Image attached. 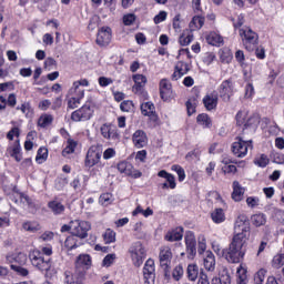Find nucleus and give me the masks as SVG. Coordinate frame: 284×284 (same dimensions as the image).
Returning a JSON list of instances; mask_svg holds the SVG:
<instances>
[{"mask_svg": "<svg viewBox=\"0 0 284 284\" xmlns=\"http://www.w3.org/2000/svg\"><path fill=\"white\" fill-rule=\"evenodd\" d=\"M160 94L163 101L170 100V98L172 97V83H170V80L162 79L160 81Z\"/></svg>", "mask_w": 284, "mask_h": 284, "instance_id": "obj_17", "label": "nucleus"}, {"mask_svg": "<svg viewBox=\"0 0 284 284\" xmlns=\"http://www.w3.org/2000/svg\"><path fill=\"white\" fill-rule=\"evenodd\" d=\"M206 42L210 45H215L216 48H221V45H223V37H221V34L212 31L206 36Z\"/></svg>", "mask_w": 284, "mask_h": 284, "instance_id": "obj_26", "label": "nucleus"}, {"mask_svg": "<svg viewBox=\"0 0 284 284\" xmlns=\"http://www.w3.org/2000/svg\"><path fill=\"white\" fill-rule=\"evenodd\" d=\"M246 241L247 240H242L240 237H233L229 247L223 252L224 258H226L229 263H241L243 256H245L243 246Z\"/></svg>", "mask_w": 284, "mask_h": 284, "instance_id": "obj_1", "label": "nucleus"}, {"mask_svg": "<svg viewBox=\"0 0 284 284\" xmlns=\"http://www.w3.org/2000/svg\"><path fill=\"white\" fill-rule=\"evenodd\" d=\"M130 253L133 265H135V267H141V265H143V258H145V247H143V244H141V242H135L131 246Z\"/></svg>", "mask_w": 284, "mask_h": 284, "instance_id": "obj_8", "label": "nucleus"}, {"mask_svg": "<svg viewBox=\"0 0 284 284\" xmlns=\"http://www.w3.org/2000/svg\"><path fill=\"white\" fill-rule=\"evenodd\" d=\"M186 72H190V67L187 65V63L182 61L178 62L175 65V71L172 74V80L179 81V79H181V77H184Z\"/></svg>", "mask_w": 284, "mask_h": 284, "instance_id": "obj_22", "label": "nucleus"}, {"mask_svg": "<svg viewBox=\"0 0 284 284\" xmlns=\"http://www.w3.org/2000/svg\"><path fill=\"white\" fill-rule=\"evenodd\" d=\"M133 81H134V85L132 88V91L135 94H139V92H141V90H143V85H145V83H148V78H145V75L143 74H135L133 75Z\"/></svg>", "mask_w": 284, "mask_h": 284, "instance_id": "obj_25", "label": "nucleus"}, {"mask_svg": "<svg viewBox=\"0 0 284 284\" xmlns=\"http://www.w3.org/2000/svg\"><path fill=\"white\" fill-rule=\"evenodd\" d=\"M252 140H245L243 136L237 138V141L232 145V152L239 159L247 155L248 150H252Z\"/></svg>", "mask_w": 284, "mask_h": 284, "instance_id": "obj_7", "label": "nucleus"}, {"mask_svg": "<svg viewBox=\"0 0 284 284\" xmlns=\"http://www.w3.org/2000/svg\"><path fill=\"white\" fill-rule=\"evenodd\" d=\"M197 123L203 128H212V120L205 113L197 115Z\"/></svg>", "mask_w": 284, "mask_h": 284, "instance_id": "obj_40", "label": "nucleus"}, {"mask_svg": "<svg viewBox=\"0 0 284 284\" xmlns=\"http://www.w3.org/2000/svg\"><path fill=\"white\" fill-rule=\"evenodd\" d=\"M45 159H48V149L45 148H40L38 150V154L36 156V161L38 163H42L43 161H45Z\"/></svg>", "mask_w": 284, "mask_h": 284, "instance_id": "obj_48", "label": "nucleus"}, {"mask_svg": "<svg viewBox=\"0 0 284 284\" xmlns=\"http://www.w3.org/2000/svg\"><path fill=\"white\" fill-rule=\"evenodd\" d=\"M246 205H248V207H256V205H258V197H247Z\"/></svg>", "mask_w": 284, "mask_h": 284, "instance_id": "obj_63", "label": "nucleus"}, {"mask_svg": "<svg viewBox=\"0 0 284 284\" xmlns=\"http://www.w3.org/2000/svg\"><path fill=\"white\" fill-rule=\"evenodd\" d=\"M113 201H114V197L112 196L111 193H103L100 196L101 205H104V206L112 205Z\"/></svg>", "mask_w": 284, "mask_h": 284, "instance_id": "obj_43", "label": "nucleus"}, {"mask_svg": "<svg viewBox=\"0 0 284 284\" xmlns=\"http://www.w3.org/2000/svg\"><path fill=\"white\" fill-rule=\"evenodd\" d=\"M231 284L232 278L230 277V274L225 273L222 274L220 277H213L211 281V284Z\"/></svg>", "mask_w": 284, "mask_h": 284, "instance_id": "obj_39", "label": "nucleus"}, {"mask_svg": "<svg viewBox=\"0 0 284 284\" xmlns=\"http://www.w3.org/2000/svg\"><path fill=\"white\" fill-rule=\"evenodd\" d=\"M29 258L33 267H37V270H40V272H50L52 262H50V258L43 257V253H41V251H31L29 253Z\"/></svg>", "mask_w": 284, "mask_h": 284, "instance_id": "obj_3", "label": "nucleus"}, {"mask_svg": "<svg viewBox=\"0 0 284 284\" xmlns=\"http://www.w3.org/2000/svg\"><path fill=\"white\" fill-rule=\"evenodd\" d=\"M92 264V260L90 258V255H79L77 260V265H85V267H90Z\"/></svg>", "mask_w": 284, "mask_h": 284, "instance_id": "obj_45", "label": "nucleus"}, {"mask_svg": "<svg viewBox=\"0 0 284 284\" xmlns=\"http://www.w3.org/2000/svg\"><path fill=\"white\" fill-rule=\"evenodd\" d=\"M8 156H12L18 163L23 159L21 155V144L17 140L11 146L7 149Z\"/></svg>", "mask_w": 284, "mask_h": 284, "instance_id": "obj_20", "label": "nucleus"}, {"mask_svg": "<svg viewBox=\"0 0 284 284\" xmlns=\"http://www.w3.org/2000/svg\"><path fill=\"white\" fill-rule=\"evenodd\" d=\"M237 284H247V270L243 266L237 268Z\"/></svg>", "mask_w": 284, "mask_h": 284, "instance_id": "obj_37", "label": "nucleus"}, {"mask_svg": "<svg viewBox=\"0 0 284 284\" xmlns=\"http://www.w3.org/2000/svg\"><path fill=\"white\" fill-rule=\"evenodd\" d=\"M197 284H210V280L207 278V274H205V272L200 273Z\"/></svg>", "mask_w": 284, "mask_h": 284, "instance_id": "obj_64", "label": "nucleus"}, {"mask_svg": "<svg viewBox=\"0 0 284 284\" xmlns=\"http://www.w3.org/2000/svg\"><path fill=\"white\" fill-rule=\"evenodd\" d=\"M183 232H184L183 226L171 229L164 235V240H166L169 243H174L175 241H182Z\"/></svg>", "mask_w": 284, "mask_h": 284, "instance_id": "obj_16", "label": "nucleus"}, {"mask_svg": "<svg viewBox=\"0 0 284 284\" xmlns=\"http://www.w3.org/2000/svg\"><path fill=\"white\" fill-rule=\"evenodd\" d=\"M171 170H173V172H176L179 181H185V170H183L181 165L174 164L171 166Z\"/></svg>", "mask_w": 284, "mask_h": 284, "instance_id": "obj_49", "label": "nucleus"}, {"mask_svg": "<svg viewBox=\"0 0 284 284\" xmlns=\"http://www.w3.org/2000/svg\"><path fill=\"white\" fill-rule=\"evenodd\" d=\"M132 142L138 149L145 148L148 145V134L143 130H138L133 133Z\"/></svg>", "mask_w": 284, "mask_h": 284, "instance_id": "obj_18", "label": "nucleus"}, {"mask_svg": "<svg viewBox=\"0 0 284 284\" xmlns=\"http://www.w3.org/2000/svg\"><path fill=\"white\" fill-rule=\"evenodd\" d=\"M186 274L189 281H196L199 278V266L196 264H189Z\"/></svg>", "mask_w": 284, "mask_h": 284, "instance_id": "obj_33", "label": "nucleus"}, {"mask_svg": "<svg viewBox=\"0 0 284 284\" xmlns=\"http://www.w3.org/2000/svg\"><path fill=\"white\" fill-rule=\"evenodd\" d=\"M272 263H273V267H276V268L283 267V265H284V254H277V255H275V256L273 257Z\"/></svg>", "mask_w": 284, "mask_h": 284, "instance_id": "obj_51", "label": "nucleus"}, {"mask_svg": "<svg viewBox=\"0 0 284 284\" xmlns=\"http://www.w3.org/2000/svg\"><path fill=\"white\" fill-rule=\"evenodd\" d=\"M154 103L145 102L141 104V112L143 116H149L151 121H156V111H154Z\"/></svg>", "mask_w": 284, "mask_h": 284, "instance_id": "obj_23", "label": "nucleus"}, {"mask_svg": "<svg viewBox=\"0 0 284 284\" xmlns=\"http://www.w3.org/2000/svg\"><path fill=\"white\" fill-rule=\"evenodd\" d=\"M22 227L26 232L31 233L39 232V230H41V225H39L37 222H24Z\"/></svg>", "mask_w": 284, "mask_h": 284, "instance_id": "obj_41", "label": "nucleus"}, {"mask_svg": "<svg viewBox=\"0 0 284 284\" xmlns=\"http://www.w3.org/2000/svg\"><path fill=\"white\" fill-rule=\"evenodd\" d=\"M211 219L213 223H223V221H225V212L223 211V209H215L211 213Z\"/></svg>", "mask_w": 284, "mask_h": 284, "instance_id": "obj_34", "label": "nucleus"}, {"mask_svg": "<svg viewBox=\"0 0 284 284\" xmlns=\"http://www.w3.org/2000/svg\"><path fill=\"white\" fill-rule=\"evenodd\" d=\"M165 19H168V12L161 11L158 16L154 17V23H162V21H165Z\"/></svg>", "mask_w": 284, "mask_h": 284, "instance_id": "obj_60", "label": "nucleus"}, {"mask_svg": "<svg viewBox=\"0 0 284 284\" xmlns=\"http://www.w3.org/2000/svg\"><path fill=\"white\" fill-rule=\"evenodd\" d=\"M12 261H14V263H18V265H26L27 261H28V255H26L24 253H18L17 255H13Z\"/></svg>", "mask_w": 284, "mask_h": 284, "instance_id": "obj_44", "label": "nucleus"}, {"mask_svg": "<svg viewBox=\"0 0 284 284\" xmlns=\"http://www.w3.org/2000/svg\"><path fill=\"white\" fill-rule=\"evenodd\" d=\"M236 125L245 128L247 123V111H239L235 115Z\"/></svg>", "mask_w": 284, "mask_h": 284, "instance_id": "obj_38", "label": "nucleus"}, {"mask_svg": "<svg viewBox=\"0 0 284 284\" xmlns=\"http://www.w3.org/2000/svg\"><path fill=\"white\" fill-rule=\"evenodd\" d=\"M159 261L164 271L170 268V265H172V248L170 246H162L160 248Z\"/></svg>", "mask_w": 284, "mask_h": 284, "instance_id": "obj_13", "label": "nucleus"}, {"mask_svg": "<svg viewBox=\"0 0 284 284\" xmlns=\"http://www.w3.org/2000/svg\"><path fill=\"white\" fill-rule=\"evenodd\" d=\"M268 163L270 159L265 154H262L261 158L255 159V165H258V168H267Z\"/></svg>", "mask_w": 284, "mask_h": 284, "instance_id": "obj_50", "label": "nucleus"}, {"mask_svg": "<svg viewBox=\"0 0 284 284\" xmlns=\"http://www.w3.org/2000/svg\"><path fill=\"white\" fill-rule=\"evenodd\" d=\"M273 163H277V165H283L284 154L283 153H274L273 154Z\"/></svg>", "mask_w": 284, "mask_h": 284, "instance_id": "obj_61", "label": "nucleus"}, {"mask_svg": "<svg viewBox=\"0 0 284 284\" xmlns=\"http://www.w3.org/2000/svg\"><path fill=\"white\" fill-rule=\"evenodd\" d=\"M186 110H187L189 116H192V114L196 112V102L194 100H189L186 102Z\"/></svg>", "mask_w": 284, "mask_h": 284, "instance_id": "obj_56", "label": "nucleus"}, {"mask_svg": "<svg viewBox=\"0 0 284 284\" xmlns=\"http://www.w3.org/2000/svg\"><path fill=\"white\" fill-rule=\"evenodd\" d=\"M50 105H52V102L50 100H42L39 102L38 108L39 110H42V112H45L50 110Z\"/></svg>", "mask_w": 284, "mask_h": 284, "instance_id": "obj_59", "label": "nucleus"}, {"mask_svg": "<svg viewBox=\"0 0 284 284\" xmlns=\"http://www.w3.org/2000/svg\"><path fill=\"white\" fill-rule=\"evenodd\" d=\"M133 108H134V103H132V101L130 100L123 101L120 104V109L122 110V112H130V110H132Z\"/></svg>", "mask_w": 284, "mask_h": 284, "instance_id": "obj_57", "label": "nucleus"}, {"mask_svg": "<svg viewBox=\"0 0 284 284\" xmlns=\"http://www.w3.org/2000/svg\"><path fill=\"white\" fill-rule=\"evenodd\" d=\"M154 272H155L154 260H148L143 268V276H144L145 284H154V281L156 278V274Z\"/></svg>", "mask_w": 284, "mask_h": 284, "instance_id": "obj_14", "label": "nucleus"}, {"mask_svg": "<svg viewBox=\"0 0 284 284\" xmlns=\"http://www.w3.org/2000/svg\"><path fill=\"white\" fill-rule=\"evenodd\" d=\"M235 235L233 239H242L247 241V236H250V221H247V216L240 215L235 221L234 226Z\"/></svg>", "mask_w": 284, "mask_h": 284, "instance_id": "obj_5", "label": "nucleus"}, {"mask_svg": "<svg viewBox=\"0 0 284 284\" xmlns=\"http://www.w3.org/2000/svg\"><path fill=\"white\" fill-rule=\"evenodd\" d=\"M202 26H205V18L201 16L193 17L192 21L189 24L191 32H194L195 30H201Z\"/></svg>", "mask_w": 284, "mask_h": 284, "instance_id": "obj_29", "label": "nucleus"}, {"mask_svg": "<svg viewBox=\"0 0 284 284\" xmlns=\"http://www.w3.org/2000/svg\"><path fill=\"white\" fill-rule=\"evenodd\" d=\"M112 83H114V80H112L111 78H99V85H101V88H108V85H112Z\"/></svg>", "mask_w": 284, "mask_h": 284, "instance_id": "obj_58", "label": "nucleus"}, {"mask_svg": "<svg viewBox=\"0 0 284 284\" xmlns=\"http://www.w3.org/2000/svg\"><path fill=\"white\" fill-rule=\"evenodd\" d=\"M265 274H267V271L265 268H261L255 274L254 281L256 284H263V281H265Z\"/></svg>", "mask_w": 284, "mask_h": 284, "instance_id": "obj_52", "label": "nucleus"}, {"mask_svg": "<svg viewBox=\"0 0 284 284\" xmlns=\"http://www.w3.org/2000/svg\"><path fill=\"white\" fill-rule=\"evenodd\" d=\"M220 94L224 99H230L232 97V81L225 80L220 85Z\"/></svg>", "mask_w": 284, "mask_h": 284, "instance_id": "obj_28", "label": "nucleus"}, {"mask_svg": "<svg viewBox=\"0 0 284 284\" xmlns=\"http://www.w3.org/2000/svg\"><path fill=\"white\" fill-rule=\"evenodd\" d=\"M77 235L72 234L71 236H68L64 241V247L65 250H74L75 247H79V244H77Z\"/></svg>", "mask_w": 284, "mask_h": 284, "instance_id": "obj_36", "label": "nucleus"}, {"mask_svg": "<svg viewBox=\"0 0 284 284\" xmlns=\"http://www.w3.org/2000/svg\"><path fill=\"white\" fill-rule=\"evenodd\" d=\"M92 114H94V108L87 103L82 108L75 110L71 114V119L75 122L90 121V119H92Z\"/></svg>", "mask_w": 284, "mask_h": 284, "instance_id": "obj_9", "label": "nucleus"}, {"mask_svg": "<svg viewBox=\"0 0 284 284\" xmlns=\"http://www.w3.org/2000/svg\"><path fill=\"white\" fill-rule=\"evenodd\" d=\"M100 132L103 139H106V141H113L114 143H116V141L121 139L116 126L110 123L102 124L100 128Z\"/></svg>", "mask_w": 284, "mask_h": 284, "instance_id": "obj_10", "label": "nucleus"}, {"mask_svg": "<svg viewBox=\"0 0 284 284\" xmlns=\"http://www.w3.org/2000/svg\"><path fill=\"white\" fill-rule=\"evenodd\" d=\"M183 274H184L183 266L178 265L174 267L172 276L174 281H181V278L183 277Z\"/></svg>", "mask_w": 284, "mask_h": 284, "instance_id": "obj_53", "label": "nucleus"}, {"mask_svg": "<svg viewBox=\"0 0 284 284\" xmlns=\"http://www.w3.org/2000/svg\"><path fill=\"white\" fill-rule=\"evenodd\" d=\"M10 267L11 270H13V272H17V274H19L20 276H28V274H30L28 268H24L21 265L11 264Z\"/></svg>", "mask_w": 284, "mask_h": 284, "instance_id": "obj_47", "label": "nucleus"}, {"mask_svg": "<svg viewBox=\"0 0 284 284\" xmlns=\"http://www.w3.org/2000/svg\"><path fill=\"white\" fill-rule=\"evenodd\" d=\"M239 34L242 39L244 48H246L248 51L254 50V48H256L258 44V34H256L252 28L242 27L239 31Z\"/></svg>", "mask_w": 284, "mask_h": 284, "instance_id": "obj_2", "label": "nucleus"}, {"mask_svg": "<svg viewBox=\"0 0 284 284\" xmlns=\"http://www.w3.org/2000/svg\"><path fill=\"white\" fill-rule=\"evenodd\" d=\"M251 223L255 227H261V226L265 225V223H267V216H265V214H263V213L254 214L251 216Z\"/></svg>", "mask_w": 284, "mask_h": 284, "instance_id": "obj_30", "label": "nucleus"}, {"mask_svg": "<svg viewBox=\"0 0 284 284\" xmlns=\"http://www.w3.org/2000/svg\"><path fill=\"white\" fill-rule=\"evenodd\" d=\"M69 100H68V108L71 110H77L81 105L83 98L85 97V89L83 87L72 85L69 89Z\"/></svg>", "mask_w": 284, "mask_h": 284, "instance_id": "obj_4", "label": "nucleus"}, {"mask_svg": "<svg viewBox=\"0 0 284 284\" xmlns=\"http://www.w3.org/2000/svg\"><path fill=\"white\" fill-rule=\"evenodd\" d=\"M75 149H77V143L74 142V140H68V145L62 151V154L64 156H68V154H72Z\"/></svg>", "mask_w": 284, "mask_h": 284, "instance_id": "obj_46", "label": "nucleus"}, {"mask_svg": "<svg viewBox=\"0 0 284 284\" xmlns=\"http://www.w3.org/2000/svg\"><path fill=\"white\" fill-rule=\"evenodd\" d=\"M103 239L106 244L114 243L116 241V233L108 229L103 234Z\"/></svg>", "mask_w": 284, "mask_h": 284, "instance_id": "obj_42", "label": "nucleus"}, {"mask_svg": "<svg viewBox=\"0 0 284 284\" xmlns=\"http://www.w3.org/2000/svg\"><path fill=\"white\" fill-rule=\"evenodd\" d=\"M136 21V16L134 13H129L123 17L124 26H132Z\"/></svg>", "mask_w": 284, "mask_h": 284, "instance_id": "obj_55", "label": "nucleus"}, {"mask_svg": "<svg viewBox=\"0 0 284 284\" xmlns=\"http://www.w3.org/2000/svg\"><path fill=\"white\" fill-rule=\"evenodd\" d=\"M52 239H54V233L52 231H45L41 236L40 240L48 242V241H52Z\"/></svg>", "mask_w": 284, "mask_h": 284, "instance_id": "obj_62", "label": "nucleus"}, {"mask_svg": "<svg viewBox=\"0 0 284 284\" xmlns=\"http://www.w3.org/2000/svg\"><path fill=\"white\" fill-rule=\"evenodd\" d=\"M92 230V225L88 221H71V234L78 239H88V232Z\"/></svg>", "mask_w": 284, "mask_h": 284, "instance_id": "obj_6", "label": "nucleus"}, {"mask_svg": "<svg viewBox=\"0 0 284 284\" xmlns=\"http://www.w3.org/2000/svg\"><path fill=\"white\" fill-rule=\"evenodd\" d=\"M185 245L189 257L194 258V256H196V237L194 236V233H186Z\"/></svg>", "mask_w": 284, "mask_h": 284, "instance_id": "obj_15", "label": "nucleus"}, {"mask_svg": "<svg viewBox=\"0 0 284 284\" xmlns=\"http://www.w3.org/2000/svg\"><path fill=\"white\" fill-rule=\"evenodd\" d=\"M97 44L101 48L105 45H110V42L112 41V29L110 27H102L98 31L97 36Z\"/></svg>", "mask_w": 284, "mask_h": 284, "instance_id": "obj_12", "label": "nucleus"}, {"mask_svg": "<svg viewBox=\"0 0 284 284\" xmlns=\"http://www.w3.org/2000/svg\"><path fill=\"white\" fill-rule=\"evenodd\" d=\"M194 40V36L190 31H185L180 36L179 43L180 45H190Z\"/></svg>", "mask_w": 284, "mask_h": 284, "instance_id": "obj_35", "label": "nucleus"}, {"mask_svg": "<svg viewBox=\"0 0 284 284\" xmlns=\"http://www.w3.org/2000/svg\"><path fill=\"white\" fill-rule=\"evenodd\" d=\"M48 207L55 215L63 214L65 212V205L58 200L50 201L48 203Z\"/></svg>", "mask_w": 284, "mask_h": 284, "instance_id": "obj_27", "label": "nucleus"}, {"mask_svg": "<svg viewBox=\"0 0 284 284\" xmlns=\"http://www.w3.org/2000/svg\"><path fill=\"white\" fill-rule=\"evenodd\" d=\"M116 260V254H108L102 262V265L104 267H110V265H112V263H114V261Z\"/></svg>", "mask_w": 284, "mask_h": 284, "instance_id": "obj_54", "label": "nucleus"}, {"mask_svg": "<svg viewBox=\"0 0 284 284\" xmlns=\"http://www.w3.org/2000/svg\"><path fill=\"white\" fill-rule=\"evenodd\" d=\"M258 123H261V118H258V115H252L248 119H246L244 129L247 130V128H248L250 130H252L254 132V130H256V128H258Z\"/></svg>", "mask_w": 284, "mask_h": 284, "instance_id": "obj_32", "label": "nucleus"}, {"mask_svg": "<svg viewBox=\"0 0 284 284\" xmlns=\"http://www.w3.org/2000/svg\"><path fill=\"white\" fill-rule=\"evenodd\" d=\"M204 108L206 110H215L219 105V95L216 93H209L203 98Z\"/></svg>", "mask_w": 284, "mask_h": 284, "instance_id": "obj_21", "label": "nucleus"}, {"mask_svg": "<svg viewBox=\"0 0 284 284\" xmlns=\"http://www.w3.org/2000/svg\"><path fill=\"white\" fill-rule=\"evenodd\" d=\"M203 266L206 272H214V270H216V257L212 251H206L203 260Z\"/></svg>", "mask_w": 284, "mask_h": 284, "instance_id": "obj_19", "label": "nucleus"}, {"mask_svg": "<svg viewBox=\"0 0 284 284\" xmlns=\"http://www.w3.org/2000/svg\"><path fill=\"white\" fill-rule=\"evenodd\" d=\"M52 121H54V116L51 114L44 113L38 120L39 128H48L52 125Z\"/></svg>", "mask_w": 284, "mask_h": 284, "instance_id": "obj_31", "label": "nucleus"}, {"mask_svg": "<svg viewBox=\"0 0 284 284\" xmlns=\"http://www.w3.org/2000/svg\"><path fill=\"white\" fill-rule=\"evenodd\" d=\"M101 149L99 146H91L85 156L84 165L87 168H94L101 161Z\"/></svg>", "mask_w": 284, "mask_h": 284, "instance_id": "obj_11", "label": "nucleus"}, {"mask_svg": "<svg viewBox=\"0 0 284 284\" xmlns=\"http://www.w3.org/2000/svg\"><path fill=\"white\" fill-rule=\"evenodd\" d=\"M243 196H245V187L239 183V181L233 182V192H232V199L236 203L243 201Z\"/></svg>", "mask_w": 284, "mask_h": 284, "instance_id": "obj_24", "label": "nucleus"}]
</instances>
